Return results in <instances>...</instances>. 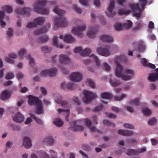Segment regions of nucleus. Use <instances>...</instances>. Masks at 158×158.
Wrapping results in <instances>:
<instances>
[{
    "label": "nucleus",
    "instance_id": "f704fd0d",
    "mask_svg": "<svg viewBox=\"0 0 158 158\" xmlns=\"http://www.w3.org/2000/svg\"><path fill=\"white\" fill-rule=\"evenodd\" d=\"M26 58L29 61V64L30 66L32 67L35 65V62L34 58L32 57L29 54H27L26 56Z\"/></svg>",
    "mask_w": 158,
    "mask_h": 158
},
{
    "label": "nucleus",
    "instance_id": "1a4fd4ad",
    "mask_svg": "<svg viewBox=\"0 0 158 158\" xmlns=\"http://www.w3.org/2000/svg\"><path fill=\"white\" fill-rule=\"evenodd\" d=\"M86 28V25L83 24L81 26H79L77 27H74L72 30V32L76 35L82 37L83 35L82 32Z\"/></svg>",
    "mask_w": 158,
    "mask_h": 158
},
{
    "label": "nucleus",
    "instance_id": "6e6d98bb",
    "mask_svg": "<svg viewBox=\"0 0 158 158\" xmlns=\"http://www.w3.org/2000/svg\"><path fill=\"white\" fill-rule=\"evenodd\" d=\"M91 56L93 57L94 58L95 62L96 65L97 66H99L100 65V62L97 56H95L94 55H92Z\"/></svg>",
    "mask_w": 158,
    "mask_h": 158
},
{
    "label": "nucleus",
    "instance_id": "bf43d9fd",
    "mask_svg": "<svg viewBox=\"0 0 158 158\" xmlns=\"http://www.w3.org/2000/svg\"><path fill=\"white\" fill-rule=\"evenodd\" d=\"M14 77V74L10 72L7 74L6 78L7 79H10L13 78Z\"/></svg>",
    "mask_w": 158,
    "mask_h": 158
},
{
    "label": "nucleus",
    "instance_id": "13d9d810",
    "mask_svg": "<svg viewBox=\"0 0 158 158\" xmlns=\"http://www.w3.org/2000/svg\"><path fill=\"white\" fill-rule=\"evenodd\" d=\"M123 126L126 128L130 129H134V127L133 125L129 123H124L123 124Z\"/></svg>",
    "mask_w": 158,
    "mask_h": 158
},
{
    "label": "nucleus",
    "instance_id": "f03ea898",
    "mask_svg": "<svg viewBox=\"0 0 158 158\" xmlns=\"http://www.w3.org/2000/svg\"><path fill=\"white\" fill-rule=\"evenodd\" d=\"M47 2L46 0H39L35 2L34 6V10L40 14H48L49 13L48 10L44 8Z\"/></svg>",
    "mask_w": 158,
    "mask_h": 158
},
{
    "label": "nucleus",
    "instance_id": "ddd939ff",
    "mask_svg": "<svg viewBox=\"0 0 158 158\" xmlns=\"http://www.w3.org/2000/svg\"><path fill=\"white\" fill-rule=\"evenodd\" d=\"M114 6V2L113 1H111L107 8V12H106L107 15L110 17H112L116 14V13L115 11H113Z\"/></svg>",
    "mask_w": 158,
    "mask_h": 158
},
{
    "label": "nucleus",
    "instance_id": "473e14b6",
    "mask_svg": "<svg viewBox=\"0 0 158 158\" xmlns=\"http://www.w3.org/2000/svg\"><path fill=\"white\" fill-rule=\"evenodd\" d=\"M109 82L111 85L114 87H117L122 84L120 81L115 79L112 80L111 79H110Z\"/></svg>",
    "mask_w": 158,
    "mask_h": 158
},
{
    "label": "nucleus",
    "instance_id": "e2e57ef3",
    "mask_svg": "<svg viewBox=\"0 0 158 158\" xmlns=\"http://www.w3.org/2000/svg\"><path fill=\"white\" fill-rule=\"evenodd\" d=\"M74 10L79 14H81V10L80 8L78 7L77 5H75L73 6Z\"/></svg>",
    "mask_w": 158,
    "mask_h": 158
},
{
    "label": "nucleus",
    "instance_id": "cd10ccee",
    "mask_svg": "<svg viewBox=\"0 0 158 158\" xmlns=\"http://www.w3.org/2000/svg\"><path fill=\"white\" fill-rule=\"evenodd\" d=\"M44 142L47 146H50L53 144L54 140L52 136H48L44 139Z\"/></svg>",
    "mask_w": 158,
    "mask_h": 158
},
{
    "label": "nucleus",
    "instance_id": "a18cd8bd",
    "mask_svg": "<svg viewBox=\"0 0 158 158\" xmlns=\"http://www.w3.org/2000/svg\"><path fill=\"white\" fill-rule=\"evenodd\" d=\"M9 126L10 127H12V130L15 131H19L21 129L19 125H17L13 124L10 123L9 124Z\"/></svg>",
    "mask_w": 158,
    "mask_h": 158
},
{
    "label": "nucleus",
    "instance_id": "774afa93",
    "mask_svg": "<svg viewBox=\"0 0 158 158\" xmlns=\"http://www.w3.org/2000/svg\"><path fill=\"white\" fill-rule=\"evenodd\" d=\"M13 145V142L10 141H8L6 144V148L7 149L11 148Z\"/></svg>",
    "mask_w": 158,
    "mask_h": 158
},
{
    "label": "nucleus",
    "instance_id": "de8ad7c7",
    "mask_svg": "<svg viewBox=\"0 0 158 158\" xmlns=\"http://www.w3.org/2000/svg\"><path fill=\"white\" fill-rule=\"evenodd\" d=\"M26 52V50L25 48H23L19 50L18 54L20 58H23L24 55L25 53Z\"/></svg>",
    "mask_w": 158,
    "mask_h": 158
},
{
    "label": "nucleus",
    "instance_id": "423d86ee",
    "mask_svg": "<svg viewBox=\"0 0 158 158\" xmlns=\"http://www.w3.org/2000/svg\"><path fill=\"white\" fill-rule=\"evenodd\" d=\"M45 21V19L43 17L37 18L34 19L33 22H30L27 25V27L28 28H31L36 26L37 25H40L44 23Z\"/></svg>",
    "mask_w": 158,
    "mask_h": 158
},
{
    "label": "nucleus",
    "instance_id": "09e8293b",
    "mask_svg": "<svg viewBox=\"0 0 158 158\" xmlns=\"http://www.w3.org/2000/svg\"><path fill=\"white\" fill-rule=\"evenodd\" d=\"M130 12V10H125L124 9H120L118 10V13L120 15H127Z\"/></svg>",
    "mask_w": 158,
    "mask_h": 158
},
{
    "label": "nucleus",
    "instance_id": "dca6fc26",
    "mask_svg": "<svg viewBox=\"0 0 158 158\" xmlns=\"http://www.w3.org/2000/svg\"><path fill=\"white\" fill-rule=\"evenodd\" d=\"M31 11V9L30 8H19L16 10L15 12L19 14H24L27 16H29Z\"/></svg>",
    "mask_w": 158,
    "mask_h": 158
},
{
    "label": "nucleus",
    "instance_id": "4c0bfd02",
    "mask_svg": "<svg viewBox=\"0 0 158 158\" xmlns=\"http://www.w3.org/2000/svg\"><path fill=\"white\" fill-rule=\"evenodd\" d=\"M91 52V50L90 48H86L84 50L82 51L81 54L82 56H89Z\"/></svg>",
    "mask_w": 158,
    "mask_h": 158
},
{
    "label": "nucleus",
    "instance_id": "603ef678",
    "mask_svg": "<svg viewBox=\"0 0 158 158\" xmlns=\"http://www.w3.org/2000/svg\"><path fill=\"white\" fill-rule=\"evenodd\" d=\"M84 149L88 152L92 150L93 148L87 144H84L82 146Z\"/></svg>",
    "mask_w": 158,
    "mask_h": 158
},
{
    "label": "nucleus",
    "instance_id": "393cba45",
    "mask_svg": "<svg viewBox=\"0 0 158 158\" xmlns=\"http://www.w3.org/2000/svg\"><path fill=\"white\" fill-rule=\"evenodd\" d=\"M72 126L75 131H82L84 129V127L81 125H79L77 121L73 122Z\"/></svg>",
    "mask_w": 158,
    "mask_h": 158
},
{
    "label": "nucleus",
    "instance_id": "ea45409f",
    "mask_svg": "<svg viewBox=\"0 0 158 158\" xmlns=\"http://www.w3.org/2000/svg\"><path fill=\"white\" fill-rule=\"evenodd\" d=\"M41 50L43 52L46 53L50 52L52 51V49L51 48L45 46L41 48Z\"/></svg>",
    "mask_w": 158,
    "mask_h": 158
},
{
    "label": "nucleus",
    "instance_id": "052dcab7",
    "mask_svg": "<svg viewBox=\"0 0 158 158\" xmlns=\"http://www.w3.org/2000/svg\"><path fill=\"white\" fill-rule=\"evenodd\" d=\"M114 27L116 30L118 31L122 28V26L121 23H117L114 25Z\"/></svg>",
    "mask_w": 158,
    "mask_h": 158
},
{
    "label": "nucleus",
    "instance_id": "72a5a7b5",
    "mask_svg": "<svg viewBox=\"0 0 158 158\" xmlns=\"http://www.w3.org/2000/svg\"><path fill=\"white\" fill-rule=\"evenodd\" d=\"M62 112L64 113H65L66 114L67 116L65 117V120L67 121H68L69 120V119L68 118V116L69 115L70 113V110L69 109H67L65 110L64 109H59L58 110V113H61Z\"/></svg>",
    "mask_w": 158,
    "mask_h": 158
},
{
    "label": "nucleus",
    "instance_id": "20e7f679",
    "mask_svg": "<svg viewBox=\"0 0 158 158\" xmlns=\"http://www.w3.org/2000/svg\"><path fill=\"white\" fill-rule=\"evenodd\" d=\"M27 102L29 105H36V112L37 114H40L43 113L42 103L38 98L29 95L28 96Z\"/></svg>",
    "mask_w": 158,
    "mask_h": 158
},
{
    "label": "nucleus",
    "instance_id": "412c9836",
    "mask_svg": "<svg viewBox=\"0 0 158 158\" xmlns=\"http://www.w3.org/2000/svg\"><path fill=\"white\" fill-rule=\"evenodd\" d=\"M16 57L17 55L16 54L12 52L9 54L7 57H6L5 58V60L6 62L11 64H14V61L13 59L16 58Z\"/></svg>",
    "mask_w": 158,
    "mask_h": 158
},
{
    "label": "nucleus",
    "instance_id": "4468645a",
    "mask_svg": "<svg viewBox=\"0 0 158 158\" xmlns=\"http://www.w3.org/2000/svg\"><path fill=\"white\" fill-rule=\"evenodd\" d=\"M98 30V27L97 25L90 27L87 33V36L90 38L94 37Z\"/></svg>",
    "mask_w": 158,
    "mask_h": 158
},
{
    "label": "nucleus",
    "instance_id": "7c9ffc66",
    "mask_svg": "<svg viewBox=\"0 0 158 158\" xmlns=\"http://www.w3.org/2000/svg\"><path fill=\"white\" fill-rule=\"evenodd\" d=\"M53 122L55 125L58 127H61L64 123L59 118H54L53 121Z\"/></svg>",
    "mask_w": 158,
    "mask_h": 158
},
{
    "label": "nucleus",
    "instance_id": "aec40b11",
    "mask_svg": "<svg viewBox=\"0 0 158 158\" xmlns=\"http://www.w3.org/2000/svg\"><path fill=\"white\" fill-rule=\"evenodd\" d=\"M148 78L151 82L158 81V70H155L153 73L149 74Z\"/></svg>",
    "mask_w": 158,
    "mask_h": 158
},
{
    "label": "nucleus",
    "instance_id": "4be33fe9",
    "mask_svg": "<svg viewBox=\"0 0 158 158\" xmlns=\"http://www.w3.org/2000/svg\"><path fill=\"white\" fill-rule=\"evenodd\" d=\"M59 58V62L63 64H67L70 61L69 58L65 55L60 54Z\"/></svg>",
    "mask_w": 158,
    "mask_h": 158
},
{
    "label": "nucleus",
    "instance_id": "0e129e2a",
    "mask_svg": "<svg viewBox=\"0 0 158 158\" xmlns=\"http://www.w3.org/2000/svg\"><path fill=\"white\" fill-rule=\"evenodd\" d=\"M79 2L85 6H88L89 2L87 0H79Z\"/></svg>",
    "mask_w": 158,
    "mask_h": 158
},
{
    "label": "nucleus",
    "instance_id": "5fc2aeb1",
    "mask_svg": "<svg viewBox=\"0 0 158 158\" xmlns=\"http://www.w3.org/2000/svg\"><path fill=\"white\" fill-rule=\"evenodd\" d=\"M128 155H136V150L133 149H128L126 153Z\"/></svg>",
    "mask_w": 158,
    "mask_h": 158
},
{
    "label": "nucleus",
    "instance_id": "f257e3e1",
    "mask_svg": "<svg viewBox=\"0 0 158 158\" xmlns=\"http://www.w3.org/2000/svg\"><path fill=\"white\" fill-rule=\"evenodd\" d=\"M54 11L59 17V18H54L55 25L58 27H64L67 25V22L64 17V15L65 13L64 10L59 9L58 7L56 6L53 10Z\"/></svg>",
    "mask_w": 158,
    "mask_h": 158
},
{
    "label": "nucleus",
    "instance_id": "37998d69",
    "mask_svg": "<svg viewBox=\"0 0 158 158\" xmlns=\"http://www.w3.org/2000/svg\"><path fill=\"white\" fill-rule=\"evenodd\" d=\"M39 42H40L44 43L47 42L48 40V37L46 35H44L40 37L39 39Z\"/></svg>",
    "mask_w": 158,
    "mask_h": 158
},
{
    "label": "nucleus",
    "instance_id": "2eb2a0df",
    "mask_svg": "<svg viewBox=\"0 0 158 158\" xmlns=\"http://www.w3.org/2000/svg\"><path fill=\"white\" fill-rule=\"evenodd\" d=\"M69 78L72 81L78 82L82 80V75L80 73L74 72L69 76Z\"/></svg>",
    "mask_w": 158,
    "mask_h": 158
},
{
    "label": "nucleus",
    "instance_id": "c9c22d12",
    "mask_svg": "<svg viewBox=\"0 0 158 158\" xmlns=\"http://www.w3.org/2000/svg\"><path fill=\"white\" fill-rule=\"evenodd\" d=\"M101 95L102 98L106 99H110L112 98L113 97L112 94L107 92L102 93Z\"/></svg>",
    "mask_w": 158,
    "mask_h": 158
},
{
    "label": "nucleus",
    "instance_id": "864d4df0",
    "mask_svg": "<svg viewBox=\"0 0 158 158\" xmlns=\"http://www.w3.org/2000/svg\"><path fill=\"white\" fill-rule=\"evenodd\" d=\"M156 119L154 117L150 119L148 122V124L153 126L156 124Z\"/></svg>",
    "mask_w": 158,
    "mask_h": 158
},
{
    "label": "nucleus",
    "instance_id": "79ce46f5",
    "mask_svg": "<svg viewBox=\"0 0 158 158\" xmlns=\"http://www.w3.org/2000/svg\"><path fill=\"white\" fill-rule=\"evenodd\" d=\"M143 114L147 116H148L151 114V110L148 108H144L142 110Z\"/></svg>",
    "mask_w": 158,
    "mask_h": 158
},
{
    "label": "nucleus",
    "instance_id": "69168bd1",
    "mask_svg": "<svg viewBox=\"0 0 158 158\" xmlns=\"http://www.w3.org/2000/svg\"><path fill=\"white\" fill-rule=\"evenodd\" d=\"M13 31L12 29L10 28H9L7 32L8 37L9 38L12 37L13 35Z\"/></svg>",
    "mask_w": 158,
    "mask_h": 158
},
{
    "label": "nucleus",
    "instance_id": "bb28decb",
    "mask_svg": "<svg viewBox=\"0 0 158 158\" xmlns=\"http://www.w3.org/2000/svg\"><path fill=\"white\" fill-rule=\"evenodd\" d=\"M100 39L102 41L108 43L111 42L113 41L112 38L108 35H104L101 36Z\"/></svg>",
    "mask_w": 158,
    "mask_h": 158
},
{
    "label": "nucleus",
    "instance_id": "8fccbe9b",
    "mask_svg": "<svg viewBox=\"0 0 158 158\" xmlns=\"http://www.w3.org/2000/svg\"><path fill=\"white\" fill-rule=\"evenodd\" d=\"M86 82L89 84L90 87L93 88H94L95 87V86L94 83L91 79H87L86 80Z\"/></svg>",
    "mask_w": 158,
    "mask_h": 158
},
{
    "label": "nucleus",
    "instance_id": "9b49d317",
    "mask_svg": "<svg viewBox=\"0 0 158 158\" xmlns=\"http://www.w3.org/2000/svg\"><path fill=\"white\" fill-rule=\"evenodd\" d=\"M56 70H42L40 73V76L48 75L51 77L55 76L57 73Z\"/></svg>",
    "mask_w": 158,
    "mask_h": 158
},
{
    "label": "nucleus",
    "instance_id": "b1692460",
    "mask_svg": "<svg viewBox=\"0 0 158 158\" xmlns=\"http://www.w3.org/2000/svg\"><path fill=\"white\" fill-rule=\"evenodd\" d=\"M118 133L119 135L127 136H131L133 134L132 131L126 130H119Z\"/></svg>",
    "mask_w": 158,
    "mask_h": 158
},
{
    "label": "nucleus",
    "instance_id": "6ab92c4d",
    "mask_svg": "<svg viewBox=\"0 0 158 158\" xmlns=\"http://www.w3.org/2000/svg\"><path fill=\"white\" fill-rule=\"evenodd\" d=\"M137 44L138 45V49L139 52H143L145 50V46L143 41L142 40H139L137 42H133V45L134 46Z\"/></svg>",
    "mask_w": 158,
    "mask_h": 158
},
{
    "label": "nucleus",
    "instance_id": "a878e982",
    "mask_svg": "<svg viewBox=\"0 0 158 158\" xmlns=\"http://www.w3.org/2000/svg\"><path fill=\"white\" fill-rule=\"evenodd\" d=\"M49 155L45 152L41 153L38 156L35 153H33L31 155V158H49Z\"/></svg>",
    "mask_w": 158,
    "mask_h": 158
},
{
    "label": "nucleus",
    "instance_id": "0eeeda50",
    "mask_svg": "<svg viewBox=\"0 0 158 158\" xmlns=\"http://www.w3.org/2000/svg\"><path fill=\"white\" fill-rule=\"evenodd\" d=\"M130 7L134 15L137 18H139L141 15V10L137 4H133L130 5Z\"/></svg>",
    "mask_w": 158,
    "mask_h": 158
},
{
    "label": "nucleus",
    "instance_id": "7ed1b4c3",
    "mask_svg": "<svg viewBox=\"0 0 158 158\" xmlns=\"http://www.w3.org/2000/svg\"><path fill=\"white\" fill-rule=\"evenodd\" d=\"M116 70L115 76L118 77H120L124 81H127L131 79L134 75L133 70Z\"/></svg>",
    "mask_w": 158,
    "mask_h": 158
},
{
    "label": "nucleus",
    "instance_id": "680f3d73",
    "mask_svg": "<svg viewBox=\"0 0 158 158\" xmlns=\"http://www.w3.org/2000/svg\"><path fill=\"white\" fill-rule=\"evenodd\" d=\"M62 97L60 95L58 96L55 99V101L58 104H61L62 102Z\"/></svg>",
    "mask_w": 158,
    "mask_h": 158
},
{
    "label": "nucleus",
    "instance_id": "c03bdc74",
    "mask_svg": "<svg viewBox=\"0 0 158 158\" xmlns=\"http://www.w3.org/2000/svg\"><path fill=\"white\" fill-rule=\"evenodd\" d=\"M140 99L139 98L132 99L130 101V103L132 105L138 106L139 105Z\"/></svg>",
    "mask_w": 158,
    "mask_h": 158
},
{
    "label": "nucleus",
    "instance_id": "5701e85b",
    "mask_svg": "<svg viewBox=\"0 0 158 158\" xmlns=\"http://www.w3.org/2000/svg\"><path fill=\"white\" fill-rule=\"evenodd\" d=\"M85 123L86 126L89 127L91 131L96 132H99V130L96 127L92 126V122L90 119H86L85 120Z\"/></svg>",
    "mask_w": 158,
    "mask_h": 158
},
{
    "label": "nucleus",
    "instance_id": "2f4dec72",
    "mask_svg": "<svg viewBox=\"0 0 158 158\" xmlns=\"http://www.w3.org/2000/svg\"><path fill=\"white\" fill-rule=\"evenodd\" d=\"M10 97L9 92L7 90L3 91L2 93L1 98L3 100L8 99Z\"/></svg>",
    "mask_w": 158,
    "mask_h": 158
},
{
    "label": "nucleus",
    "instance_id": "39448f33",
    "mask_svg": "<svg viewBox=\"0 0 158 158\" xmlns=\"http://www.w3.org/2000/svg\"><path fill=\"white\" fill-rule=\"evenodd\" d=\"M84 101L86 103L90 102L94 98H97L96 94L94 93L87 90L84 92Z\"/></svg>",
    "mask_w": 158,
    "mask_h": 158
},
{
    "label": "nucleus",
    "instance_id": "c756f323",
    "mask_svg": "<svg viewBox=\"0 0 158 158\" xmlns=\"http://www.w3.org/2000/svg\"><path fill=\"white\" fill-rule=\"evenodd\" d=\"M53 44L54 46L58 48H63V45L61 43H58V38L55 36H54L52 39Z\"/></svg>",
    "mask_w": 158,
    "mask_h": 158
},
{
    "label": "nucleus",
    "instance_id": "a211bd4d",
    "mask_svg": "<svg viewBox=\"0 0 158 158\" xmlns=\"http://www.w3.org/2000/svg\"><path fill=\"white\" fill-rule=\"evenodd\" d=\"M23 145L26 148H30L32 146L30 139L27 137H24L23 139Z\"/></svg>",
    "mask_w": 158,
    "mask_h": 158
},
{
    "label": "nucleus",
    "instance_id": "338daca9",
    "mask_svg": "<svg viewBox=\"0 0 158 158\" xmlns=\"http://www.w3.org/2000/svg\"><path fill=\"white\" fill-rule=\"evenodd\" d=\"M146 151V149L145 148H139L136 150V155L145 152Z\"/></svg>",
    "mask_w": 158,
    "mask_h": 158
},
{
    "label": "nucleus",
    "instance_id": "e433bc0d",
    "mask_svg": "<svg viewBox=\"0 0 158 158\" xmlns=\"http://www.w3.org/2000/svg\"><path fill=\"white\" fill-rule=\"evenodd\" d=\"M4 13L3 11H0V23L2 27L6 25V23L3 20L4 17Z\"/></svg>",
    "mask_w": 158,
    "mask_h": 158
},
{
    "label": "nucleus",
    "instance_id": "58836bf2",
    "mask_svg": "<svg viewBox=\"0 0 158 158\" xmlns=\"http://www.w3.org/2000/svg\"><path fill=\"white\" fill-rule=\"evenodd\" d=\"M47 31V29L45 27H44L40 29L35 31L34 32V34L35 35H37L43 33Z\"/></svg>",
    "mask_w": 158,
    "mask_h": 158
},
{
    "label": "nucleus",
    "instance_id": "6e6552de",
    "mask_svg": "<svg viewBox=\"0 0 158 158\" xmlns=\"http://www.w3.org/2000/svg\"><path fill=\"white\" fill-rule=\"evenodd\" d=\"M126 60V57L124 55H122L120 56L116 57L115 59V64L116 66V69H123V67L121 65L120 63L125 62Z\"/></svg>",
    "mask_w": 158,
    "mask_h": 158
},
{
    "label": "nucleus",
    "instance_id": "3c124183",
    "mask_svg": "<svg viewBox=\"0 0 158 158\" xmlns=\"http://www.w3.org/2000/svg\"><path fill=\"white\" fill-rule=\"evenodd\" d=\"M143 10H144V7L148 3V0H139Z\"/></svg>",
    "mask_w": 158,
    "mask_h": 158
},
{
    "label": "nucleus",
    "instance_id": "49530a36",
    "mask_svg": "<svg viewBox=\"0 0 158 158\" xmlns=\"http://www.w3.org/2000/svg\"><path fill=\"white\" fill-rule=\"evenodd\" d=\"M30 116L32 118H33L35 121L37 123L41 125L42 124V121L40 119L37 118L34 114H32L30 113Z\"/></svg>",
    "mask_w": 158,
    "mask_h": 158
},
{
    "label": "nucleus",
    "instance_id": "9d476101",
    "mask_svg": "<svg viewBox=\"0 0 158 158\" xmlns=\"http://www.w3.org/2000/svg\"><path fill=\"white\" fill-rule=\"evenodd\" d=\"M110 48V47L109 46H106L103 48H98L97 49V51L99 54L101 56H107L110 54V52L109 51Z\"/></svg>",
    "mask_w": 158,
    "mask_h": 158
},
{
    "label": "nucleus",
    "instance_id": "f8f14e48",
    "mask_svg": "<svg viewBox=\"0 0 158 158\" xmlns=\"http://www.w3.org/2000/svg\"><path fill=\"white\" fill-rule=\"evenodd\" d=\"M140 63L144 67L148 68L151 69H158V68L156 69V66L155 64L149 63L147 60L145 58H141L140 59Z\"/></svg>",
    "mask_w": 158,
    "mask_h": 158
},
{
    "label": "nucleus",
    "instance_id": "f3484780",
    "mask_svg": "<svg viewBox=\"0 0 158 158\" xmlns=\"http://www.w3.org/2000/svg\"><path fill=\"white\" fill-rule=\"evenodd\" d=\"M13 121L18 123H21L23 121L24 118L23 114L19 112L16 113L13 117Z\"/></svg>",
    "mask_w": 158,
    "mask_h": 158
},
{
    "label": "nucleus",
    "instance_id": "c85d7f7f",
    "mask_svg": "<svg viewBox=\"0 0 158 158\" xmlns=\"http://www.w3.org/2000/svg\"><path fill=\"white\" fill-rule=\"evenodd\" d=\"M64 40L65 41L69 43H72L75 42V39L71 35H67L64 37Z\"/></svg>",
    "mask_w": 158,
    "mask_h": 158
},
{
    "label": "nucleus",
    "instance_id": "a19ab883",
    "mask_svg": "<svg viewBox=\"0 0 158 158\" xmlns=\"http://www.w3.org/2000/svg\"><path fill=\"white\" fill-rule=\"evenodd\" d=\"M2 9L5 11L6 12L8 13H10L12 11V9L11 7L8 5H6L3 6Z\"/></svg>",
    "mask_w": 158,
    "mask_h": 158
},
{
    "label": "nucleus",
    "instance_id": "4d7b16f0",
    "mask_svg": "<svg viewBox=\"0 0 158 158\" xmlns=\"http://www.w3.org/2000/svg\"><path fill=\"white\" fill-rule=\"evenodd\" d=\"M126 95L125 94H122L120 97L118 96H114V99L116 101H121L123 100L124 98H125Z\"/></svg>",
    "mask_w": 158,
    "mask_h": 158
}]
</instances>
